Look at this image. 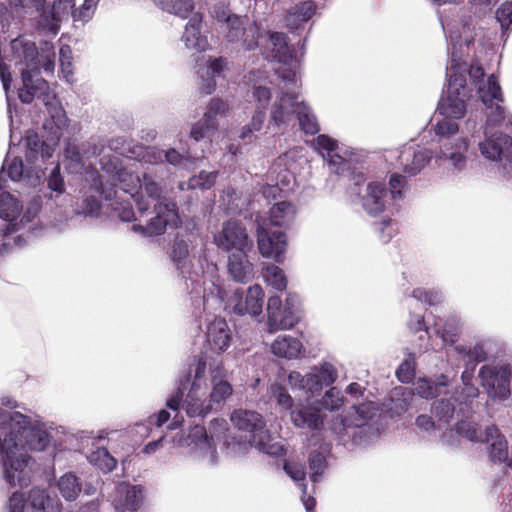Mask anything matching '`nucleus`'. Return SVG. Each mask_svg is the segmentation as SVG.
<instances>
[{
  "instance_id": "1",
  "label": "nucleus",
  "mask_w": 512,
  "mask_h": 512,
  "mask_svg": "<svg viewBox=\"0 0 512 512\" xmlns=\"http://www.w3.org/2000/svg\"><path fill=\"white\" fill-rule=\"evenodd\" d=\"M117 142V140L111 141L108 148L102 144L88 143L89 148L84 154L87 159L91 156H100L101 173L96 175L91 173L87 180L92 181L93 188L107 201L115 197L119 198L115 189L118 184L124 194L134 199L139 212L143 213L153 205L155 216L145 227L134 224L132 226L134 232L154 236L161 235L168 227L176 228L180 223L176 205L162 196L161 187L153 179L152 174L158 172L157 165L164 161L175 167L186 168L190 157L188 151L181 154L176 149L164 152L155 147H149L139 154L140 159L121 158L112 153V150L117 149L115 145Z\"/></svg>"
},
{
  "instance_id": "2",
  "label": "nucleus",
  "mask_w": 512,
  "mask_h": 512,
  "mask_svg": "<svg viewBox=\"0 0 512 512\" xmlns=\"http://www.w3.org/2000/svg\"><path fill=\"white\" fill-rule=\"evenodd\" d=\"M51 426L38 416L0 408V464L10 486L26 487L31 481L29 452H41L50 444Z\"/></svg>"
},
{
  "instance_id": "3",
  "label": "nucleus",
  "mask_w": 512,
  "mask_h": 512,
  "mask_svg": "<svg viewBox=\"0 0 512 512\" xmlns=\"http://www.w3.org/2000/svg\"><path fill=\"white\" fill-rule=\"evenodd\" d=\"M11 50L15 65H25L20 68L23 82V87L19 89L20 100L23 103H30L36 97L42 101L49 115L43 128L52 131L53 142L59 140L62 130L67 126L68 118L48 82L38 77L41 68L46 73L54 71L53 44L44 42L39 54L34 42L20 37L11 41Z\"/></svg>"
},
{
  "instance_id": "4",
  "label": "nucleus",
  "mask_w": 512,
  "mask_h": 512,
  "mask_svg": "<svg viewBox=\"0 0 512 512\" xmlns=\"http://www.w3.org/2000/svg\"><path fill=\"white\" fill-rule=\"evenodd\" d=\"M432 413L437 419L436 422L428 415H419L416 425L425 431L441 430L446 426L442 434L445 445L456 446L460 438L470 442L486 443L491 461L505 462L508 459L507 441L495 425H488L482 430L477 423L467 417L456 419L454 404L445 399H439L433 403Z\"/></svg>"
},
{
  "instance_id": "5",
  "label": "nucleus",
  "mask_w": 512,
  "mask_h": 512,
  "mask_svg": "<svg viewBox=\"0 0 512 512\" xmlns=\"http://www.w3.org/2000/svg\"><path fill=\"white\" fill-rule=\"evenodd\" d=\"M216 266L211 268L209 279L203 281L202 300L205 310H227L236 315L257 317L262 313L264 291L259 284L250 286L245 292L237 289L226 300L223 280L214 273Z\"/></svg>"
},
{
  "instance_id": "6",
  "label": "nucleus",
  "mask_w": 512,
  "mask_h": 512,
  "mask_svg": "<svg viewBox=\"0 0 512 512\" xmlns=\"http://www.w3.org/2000/svg\"><path fill=\"white\" fill-rule=\"evenodd\" d=\"M231 422L240 431L249 434L248 442H236L227 436H223L224 445L233 454L246 452L248 446L255 447L258 451L272 457H279L285 453L282 439L278 435H272L266 429L263 417L250 410H236L231 415Z\"/></svg>"
},
{
  "instance_id": "7",
  "label": "nucleus",
  "mask_w": 512,
  "mask_h": 512,
  "mask_svg": "<svg viewBox=\"0 0 512 512\" xmlns=\"http://www.w3.org/2000/svg\"><path fill=\"white\" fill-rule=\"evenodd\" d=\"M460 34L455 27L449 26L450 45L448 49L449 64L446 69V77L448 86L446 95L443 96L438 105V111L442 116L460 119L466 112V79L464 72L466 64L458 63V54L455 41Z\"/></svg>"
},
{
  "instance_id": "8",
  "label": "nucleus",
  "mask_w": 512,
  "mask_h": 512,
  "mask_svg": "<svg viewBox=\"0 0 512 512\" xmlns=\"http://www.w3.org/2000/svg\"><path fill=\"white\" fill-rule=\"evenodd\" d=\"M194 372V379L191 383L190 389L183 399V390H178L167 400V407L175 412H178L180 406L186 411L189 417H204L212 411L209 406L207 396V384L205 380L206 362L203 358H199L192 370ZM183 421L178 413L175 414L170 429L177 428Z\"/></svg>"
},
{
  "instance_id": "9",
  "label": "nucleus",
  "mask_w": 512,
  "mask_h": 512,
  "mask_svg": "<svg viewBox=\"0 0 512 512\" xmlns=\"http://www.w3.org/2000/svg\"><path fill=\"white\" fill-rule=\"evenodd\" d=\"M439 139V149L435 152L436 162L446 166L453 173H460L467 166L469 145L462 136L455 137L459 126L451 117L444 116L433 127Z\"/></svg>"
},
{
  "instance_id": "10",
  "label": "nucleus",
  "mask_w": 512,
  "mask_h": 512,
  "mask_svg": "<svg viewBox=\"0 0 512 512\" xmlns=\"http://www.w3.org/2000/svg\"><path fill=\"white\" fill-rule=\"evenodd\" d=\"M226 426L227 422L224 419H214L210 424L211 435L208 436L203 426L195 425L187 434H176L173 443L178 447L188 449V453L195 459L213 465L217 461L214 441L222 437V434L226 431Z\"/></svg>"
},
{
  "instance_id": "11",
  "label": "nucleus",
  "mask_w": 512,
  "mask_h": 512,
  "mask_svg": "<svg viewBox=\"0 0 512 512\" xmlns=\"http://www.w3.org/2000/svg\"><path fill=\"white\" fill-rule=\"evenodd\" d=\"M441 25L446 34L448 46L450 45L449 40V26L455 27V29L460 34V37L455 41L457 54H458V63L466 64V71L464 75L466 76L467 72L471 78V80L478 85V82L484 76V70L481 66L478 65H468L467 58L469 57V49L471 45H474L476 42L481 41L482 31L480 28L476 27L475 19L469 17L468 19L465 16H461L459 19L455 20H446L441 18Z\"/></svg>"
},
{
  "instance_id": "12",
  "label": "nucleus",
  "mask_w": 512,
  "mask_h": 512,
  "mask_svg": "<svg viewBox=\"0 0 512 512\" xmlns=\"http://www.w3.org/2000/svg\"><path fill=\"white\" fill-rule=\"evenodd\" d=\"M280 78L285 87L271 107L269 125L284 130L294 124L302 99L298 94L290 92L291 88L297 86L296 71L285 69Z\"/></svg>"
},
{
  "instance_id": "13",
  "label": "nucleus",
  "mask_w": 512,
  "mask_h": 512,
  "mask_svg": "<svg viewBox=\"0 0 512 512\" xmlns=\"http://www.w3.org/2000/svg\"><path fill=\"white\" fill-rule=\"evenodd\" d=\"M478 94L486 107V124L484 129L496 130L497 128H512V115L506 113L500 105L503 102L501 87L497 78L491 75L486 82L478 85Z\"/></svg>"
},
{
  "instance_id": "14",
  "label": "nucleus",
  "mask_w": 512,
  "mask_h": 512,
  "mask_svg": "<svg viewBox=\"0 0 512 512\" xmlns=\"http://www.w3.org/2000/svg\"><path fill=\"white\" fill-rule=\"evenodd\" d=\"M338 379V369L334 364L323 361L311 367L310 371L302 375L298 371H291L287 376V383L292 389H298L315 396L320 394L324 386H331Z\"/></svg>"
},
{
  "instance_id": "15",
  "label": "nucleus",
  "mask_w": 512,
  "mask_h": 512,
  "mask_svg": "<svg viewBox=\"0 0 512 512\" xmlns=\"http://www.w3.org/2000/svg\"><path fill=\"white\" fill-rule=\"evenodd\" d=\"M268 331L274 333L278 330L291 329L300 320L301 298L298 294L289 292L285 303L279 296H271L267 302Z\"/></svg>"
},
{
  "instance_id": "16",
  "label": "nucleus",
  "mask_w": 512,
  "mask_h": 512,
  "mask_svg": "<svg viewBox=\"0 0 512 512\" xmlns=\"http://www.w3.org/2000/svg\"><path fill=\"white\" fill-rule=\"evenodd\" d=\"M10 7L19 15L38 14L37 29L45 35L55 36L60 29L64 14L46 4V0H8Z\"/></svg>"
},
{
  "instance_id": "17",
  "label": "nucleus",
  "mask_w": 512,
  "mask_h": 512,
  "mask_svg": "<svg viewBox=\"0 0 512 512\" xmlns=\"http://www.w3.org/2000/svg\"><path fill=\"white\" fill-rule=\"evenodd\" d=\"M374 414L375 407L372 403L360 404L358 407H354V420L347 417H336L331 423V429L338 435L343 444L347 443V437H352V442L360 445L364 442L360 435L366 431V422Z\"/></svg>"
},
{
  "instance_id": "18",
  "label": "nucleus",
  "mask_w": 512,
  "mask_h": 512,
  "mask_svg": "<svg viewBox=\"0 0 512 512\" xmlns=\"http://www.w3.org/2000/svg\"><path fill=\"white\" fill-rule=\"evenodd\" d=\"M512 368L507 363H493L483 365L479 370L481 385L489 397L498 400H506L510 393V381Z\"/></svg>"
},
{
  "instance_id": "19",
  "label": "nucleus",
  "mask_w": 512,
  "mask_h": 512,
  "mask_svg": "<svg viewBox=\"0 0 512 512\" xmlns=\"http://www.w3.org/2000/svg\"><path fill=\"white\" fill-rule=\"evenodd\" d=\"M214 243L228 254L234 251H250L253 247L246 228L237 220L225 222L222 229L214 235Z\"/></svg>"
},
{
  "instance_id": "20",
  "label": "nucleus",
  "mask_w": 512,
  "mask_h": 512,
  "mask_svg": "<svg viewBox=\"0 0 512 512\" xmlns=\"http://www.w3.org/2000/svg\"><path fill=\"white\" fill-rule=\"evenodd\" d=\"M229 110V105L226 101L220 98H212L207 107L203 117L193 124L190 137L198 142L202 139L209 138L218 130L219 118L224 117Z\"/></svg>"
},
{
  "instance_id": "21",
  "label": "nucleus",
  "mask_w": 512,
  "mask_h": 512,
  "mask_svg": "<svg viewBox=\"0 0 512 512\" xmlns=\"http://www.w3.org/2000/svg\"><path fill=\"white\" fill-rule=\"evenodd\" d=\"M314 146L327 160L331 172L343 174L350 168L353 153L340 147L336 140L327 135H319L314 140Z\"/></svg>"
},
{
  "instance_id": "22",
  "label": "nucleus",
  "mask_w": 512,
  "mask_h": 512,
  "mask_svg": "<svg viewBox=\"0 0 512 512\" xmlns=\"http://www.w3.org/2000/svg\"><path fill=\"white\" fill-rule=\"evenodd\" d=\"M484 139L479 142L482 156L491 161L512 162V138L497 130L484 129Z\"/></svg>"
},
{
  "instance_id": "23",
  "label": "nucleus",
  "mask_w": 512,
  "mask_h": 512,
  "mask_svg": "<svg viewBox=\"0 0 512 512\" xmlns=\"http://www.w3.org/2000/svg\"><path fill=\"white\" fill-rule=\"evenodd\" d=\"M38 208L34 207L33 212L31 209H28L26 214L22 217L20 221H18L20 213L22 211V205L18 201L16 197L11 195L8 192H3L0 194V220L4 221L6 224L2 227V232L4 235H9L13 232H16L20 229V226L23 224V221L29 222L31 220V215L34 217L37 213Z\"/></svg>"
},
{
  "instance_id": "24",
  "label": "nucleus",
  "mask_w": 512,
  "mask_h": 512,
  "mask_svg": "<svg viewBox=\"0 0 512 512\" xmlns=\"http://www.w3.org/2000/svg\"><path fill=\"white\" fill-rule=\"evenodd\" d=\"M226 38L229 42L241 43L245 50H252L257 45V39L262 37L259 28L247 17L235 15L225 24Z\"/></svg>"
},
{
  "instance_id": "25",
  "label": "nucleus",
  "mask_w": 512,
  "mask_h": 512,
  "mask_svg": "<svg viewBox=\"0 0 512 512\" xmlns=\"http://www.w3.org/2000/svg\"><path fill=\"white\" fill-rule=\"evenodd\" d=\"M232 341V330L222 317L206 319L205 345L211 352L220 354L225 352Z\"/></svg>"
},
{
  "instance_id": "26",
  "label": "nucleus",
  "mask_w": 512,
  "mask_h": 512,
  "mask_svg": "<svg viewBox=\"0 0 512 512\" xmlns=\"http://www.w3.org/2000/svg\"><path fill=\"white\" fill-rule=\"evenodd\" d=\"M196 73L200 78L199 90L205 94H211L216 88L215 78L220 76L226 62L223 58L212 59L209 56L201 55L195 59Z\"/></svg>"
},
{
  "instance_id": "27",
  "label": "nucleus",
  "mask_w": 512,
  "mask_h": 512,
  "mask_svg": "<svg viewBox=\"0 0 512 512\" xmlns=\"http://www.w3.org/2000/svg\"><path fill=\"white\" fill-rule=\"evenodd\" d=\"M48 132V140L42 141L34 132H27L25 136V158L28 164L41 167L45 160L52 157L58 141H52V131Z\"/></svg>"
},
{
  "instance_id": "28",
  "label": "nucleus",
  "mask_w": 512,
  "mask_h": 512,
  "mask_svg": "<svg viewBox=\"0 0 512 512\" xmlns=\"http://www.w3.org/2000/svg\"><path fill=\"white\" fill-rule=\"evenodd\" d=\"M20 498L21 512H60L61 503L58 498L51 497L49 493L42 488H33L28 496V503L25 504L24 497L20 492H14L11 497Z\"/></svg>"
},
{
  "instance_id": "29",
  "label": "nucleus",
  "mask_w": 512,
  "mask_h": 512,
  "mask_svg": "<svg viewBox=\"0 0 512 512\" xmlns=\"http://www.w3.org/2000/svg\"><path fill=\"white\" fill-rule=\"evenodd\" d=\"M287 238L284 232L269 233L263 227L258 229V249L265 258H272L278 263L285 259Z\"/></svg>"
},
{
  "instance_id": "30",
  "label": "nucleus",
  "mask_w": 512,
  "mask_h": 512,
  "mask_svg": "<svg viewBox=\"0 0 512 512\" xmlns=\"http://www.w3.org/2000/svg\"><path fill=\"white\" fill-rule=\"evenodd\" d=\"M142 498L143 490L140 486L122 482L115 487L111 502L117 512H134L140 506Z\"/></svg>"
},
{
  "instance_id": "31",
  "label": "nucleus",
  "mask_w": 512,
  "mask_h": 512,
  "mask_svg": "<svg viewBox=\"0 0 512 512\" xmlns=\"http://www.w3.org/2000/svg\"><path fill=\"white\" fill-rule=\"evenodd\" d=\"M431 158L432 153L429 150L405 145L400 151L399 162L407 175L414 176L428 164Z\"/></svg>"
},
{
  "instance_id": "32",
  "label": "nucleus",
  "mask_w": 512,
  "mask_h": 512,
  "mask_svg": "<svg viewBox=\"0 0 512 512\" xmlns=\"http://www.w3.org/2000/svg\"><path fill=\"white\" fill-rule=\"evenodd\" d=\"M284 164L285 157H280L269 172L271 183H267L262 187V194L266 199H275L281 191L289 189L291 182L294 180L293 175L289 171L281 170Z\"/></svg>"
},
{
  "instance_id": "33",
  "label": "nucleus",
  "mask_w": 512,
  "mask_h": 512,
  "mask_svg": "<svg viewBox=\"0 0 512 512\" xmlns=\"http://www.w3.org/2000/svg\"><path fill=\"white\" fill-rule=\"evenodd\" d=\"M269 40L272 44L273 58L279 63H283L288 66L283 67L278 71L279 77H281V73L285 69H292L295 71L296 66L299 64V59L294 49L287 45L286 36L283 33L274 32L269 34Z\"/></svg>"
},
{
  "instance_id": "34",
  "label": "nucleus",
  "mask_w": 512,
  "mask_h": 512,
  "mask_svg": "<svg viewBox=\"0 0 512 512\" xmlns=\"http://www.w3.org/2000/svg\"><path fill=\"white\" fill-rule=\"evenodd\" d=\"M249 251H234L228 254V273L238 283H248L254 278V266L248 260Z\"/></svg>"
},
{
  "instance_id": "35",
  "label": "nucleus",
  "mask_w": 512,
  "mask_h": 512,
  "mask_svg": "<svg viewBox=\"0 0 512 512\" xmlns=\"http://www.w3.org/2000/svg\"><path fill=\"white\" fill-rule=\"evenodd\" d=\"M388 192L382 182L373 181L366 185L362 196V207L370 215L375 216L383 212L386 206Z\"/></svg>"
},
{
  "instance_id": "36",
  "label": "nucleus",
  "mask_w": 512,
  "mask_h": 512,
  "mask_svg": "<svg viewBox=\"0 0 512 512\" xmlns=\"http://www.w3.org/2000/svg\"><path fill=\"white\" fill-rule=\"evenodd\" d=\"M245 79L246 83L252 87V98L256 103V109L266 110L272 96V82L261 71H252Z\"/></svg>"
},
{
  "instance_id": "37",
  "label": "nucleus",
  "mask_w": 512,
  "mask_h": 512,
  "mask_svg": "<svg viewBox=\"0 0 512 512\" xmlns=\"http://www.w3.org/2000/svg\"><path fill=\"white\" fill-rule=\"evenodd\" d=\"M290 420L297 428L309 431L319 430L323 425L322 416L316 408L297 404L290 412Z\"/></svg>"
},
{
  "instance_id": "38",
  "label": "nucleus",
  "mask_w": 512,
  "mask_h": 512,
  "mask_svg": "<svg viewBox=\"0 0 512 512\" xmlns=\"http://www.w3.org/2000/svg\"><path fill=\"white\" fill-rule=\"evenodd\" d=\"M212 388L209 394V406L212 410L223 407L227 399L232 395V385L224 378L220 367L212 370Z\"/></svg>"
},
{
  "instance_id": "39",
  "label": "nucleus",
  "mask_w": 512,
  "mask_h": 512,
  "mask_svg": "<svg viewBox=\"0 0 512 512\" xmlns=\"http://www.w3.org/2000/svg\"><path fill=\"white\" fill-rule=\"evenodd\" d=\"M271 352L284 359H297L304 353V346L300 339L291 335H279L271 344Z\"/></svg>"
},
{
  "instance_id": "40",
  "label": "nucleus",
  "mask_w": 512,
  "mask_h": 512,
  "mask_svg": "<svg viewBox=\"0 0 512 512\" xmlns=\"http://www.w3.org/2000/svg\"><path fill=\"white\" fill-rule=\"evenodd\" d=\"M201 22L202 16L194 13L185 26L182 41L188 49L203 51L208 45L206 37L201 34Z\"/></svg>"
},
{
  "instance_id": "41",
  "label": "nucleus",
  "mask_w": 512,
  "mask_h": 512,
  "mask_svg": "<svg viewBox=\"0 0 512 512\" xmlns=\"http://www.w3.org/2000/svg\"><path fill=\"white\" fill-rule=\"evenodd\" d=\"M296 206L289 201L275 203L269 210V221L273 226L288 228L296 217Z\"/></svg>"
},
{
  "instance_id": "42",
  "label": "nucleus",
  "mask_w": 512,
  "mask_h": 512,
  "mask_svg": "<svg viewBox=\"0 0 512 512\" xmlns=\"http://www.w3.org/2000/svg\"><path fill=\"white\" fill-rule=\"evenodd\" d=\"M316 7L312 1L302 2L288 11L286 17L287 27L292 31H298L315 14Z\"/></svg>"
},
{
  "instance_id": "43",
  "label": "nucleus",
  "mask_w": 512,
  "mask_h": 512,
  "mask_svg": "<svg viewBox=\"0 0 512 512\" xmlns=\"http://www.w3.org/2000/svg\"><path fill=\"white\" fill-rule=\"evenodd\" d=\"M171 258L177 269L184 275H188L192 284L195 280L192 279V274L197 272H192V257L190 255V250L188 243L184 240H176L173 244Z\"/></svg>"
},
{
  "instance_id": "44",
  "label": "nucleus",
  "mask_w": 512,
  "mask_h": 512,
  "mask_svg": "<svg viewBox=\"0 0 512 512\" xmlns=\"http://www.w3.org/2000/svg\"><path fill=\"white\" fill-rule=\"evenodd\" d=\"M300 128L304 133L314 135L319 132V124L315 114L305 101H301L298 106V113L296 116Z\"/></svg>"
},
{
  "instance_id": "45",
  "label": "nucleus",
  "mask_w": 512,
  "mask_h": 512,
  "mask_svg": "<svg viewBox=\"0 0 512 512\" xmlns=\"http://www.w3.org/2000/svg\"><path fill=\"white\" fill-rule=\"evenodd\" d=\"M160 9L179 16L187 18L192 12L193 0H152Z\"/></svg>"
},
{
  "instance_id": "46",
  "label": "nucleus",
  "mask_w": 512,
  "mask_h": 512,
  "mask_svg": "<svg viewBox=\"0 0 512 512\" xmlns=\"http://www.w3.org/2000/svg\"><path fill=\"white\" fill-rule=\"evenodd\" d=\"M88 461L104 473L111 472L117 465V460L104 447H99L87 456Z\"/></svg>"
},
{
  "instance_id": "47",
  "label": "nucleus",
  "mask_w": 512,
  "mask_h": 512,
  "mask_svg": "<svg viewBox=\"0 0 512 512\" xmlns=\"http://www.w3.org/2000/svg\"><path fill=\"white\" fill-rule=\"evenodd\" d=\"M455 351L462 357L465 363L475 366L487 358V353L482 344L474 345H457Z\"/></svg>"
},
{
  "instance_id": "48",
  "label": "nucleus",
  "mask_w": 512,
  "mask_h": 512,
  "mask_svg": "<svg viewBox=\"0 0 512 512\" xmlns=\"http://www.w3.org/2000/svg\"><path fill=\"white\" fill-rule=\"evenodd\" d=\"M60 494L67 501L75 500L81 492V484L73 473H66L57 482Z\"/></svg>"
},
{
  "instance_id": "49",
  "label": "nucleus",
  "mask_w": 512,
  "mask_h": 512,
  "mask_svg": "<svg viewBox=\"0 0 512 512\" xmlns=\"http://www.w3.org/2000/svg\"><path fill=\"white\" fill-rule=\"evenodd\" d=\"M263 278L267 285L277 291H283L287 287V278L284 270L274 264L263 266Z\"/></svg>"
},
{
  "instance_id": "50",
  "label": "nucleus",
  "mask_w": 512,
  "mask_h": 512,
  "mask_svg": "<svg viewBox=\"0 0 512 512\" xmlns=\"http://www.w3.org/2000/svg\"><path fill=\"white\" fill-rule=\"evenodd\" d=\"M433 332L440 336L445 344H453L460 332V322L456 318H451L442 325L435 323Z\"/></svg>"
},
{
  "instance_id": "51",
  "label": "nucleus",
  "mask_w": 512,
  "mask_h": 512,
  "mask_svg": "<svg viewBox=\"0 0 512 512\" xmlns=\"http://www.w3.org/2000/svg\"><path fill=\"white\" fill-rule=\"evenodd\" d=\"M269 392L281 411L291 412V410L296 406L294 399L291 397L285 386L279 383H274L270 386Z\"/></svg>"
},
{
  "instance_id": "52",
  "label": "nucleus",
  "mask_w": 512,
  "mask_h": 512,
  "mask_svg": "<svg viewBox=\"0 0 512 512\" xmlns=\"http://www.w3.org/2000/svg\"><path fill=\"white\" fill-rule=\"evenodd\" d=\"M266 121V110L256 109L249 124L242 128L240 138L244 141L250 142L252 135L255 132H260L264 127Z\"/></svg>"
},
{
  "instance_id": "53",
  "label": "nucleus",
  "mask_w": 512,
  "mask_h": 512,
  "mask_svg": "<svg viewBox=\"0 0 512 512\" xmlns=\"http://www.w3.org/2000/svg\"><path fill=\"white\" fill-rule=\"evenodd\" d=\"M442 386H446V377L442 375L440 377V381L438 383H434L425 378H420L415 383V392L422 398L429 399L433 398L439 393V388Z\"/></svg>"
},
{
  "instance_id": "54",
  "label": "nucleus",
  "mask_w": 512,
  "mask_h": 512,
  "mask_svg": "<svg viewBox=\"0 0 512 512\" xmlns=\"http://www.w3.org/2000/svg\"><path fill=\"white\" fill-rule=\"evenodd\" d=\"M326 469V458L320 452H311L309 455L310 479L317 483Z\"/></svg>"
},
{
  "instance_id": "55",
  "label": "nucleus",
  "mask_w": 512,
  "mask_h": 512,
  "mask_svg": "<svg viewBox=\"0 0 512 512\" xmlns=\"http://www.w3.org/2000/svg\"><path fill=\"white\" fill-rule=\"evenodd\" d=\"M59 61H60L61 73L63 74L64 79L68 83H73V81H74L73 68H72L73 56H72V50H71L70 46H68V45L61 46L60 51H59Z\"/></svg>"
},
{
  "instance_id": "56",
  "label": "nucleus",
  "mask_w": 512,
  "mask_h": 512,
  "mask_svg": "<svg viewBox=\"0 0 512 512\" xmlns=\"http://www.w3.org/2000/svg\"><path fill=\"white\" fill-rule=\"evenodd\" d=\"M216 178L217 172L201 171L198 175L191 177L187 185L190 189H209L214 185Z\"/></svg>"
},
{
  "instance_id": "57",
  "label": "nucleus",
  "mask_w": 512,
  "mask_h": 512,
  "mask_svg": "<svg viewBox=\"0 0 512 512\" xmlns=\"http://www.w3.org/2000/svg\"><path fill=\"white\" fill-rule=\"evenodd\" d=\"M99 0H85L78 10L72 12L74 21L87 22L94 15Z\"/></svg>"
},
{
  "instance_id": "58",
  "label": "nucleus",
  "mask_w": 512,
  "mask_h": 512,
  "mask_svg": "<svg viewBox=\"0 0 512 512\" xmlns=\"http://www.w3.org/2000/svg\"><path fill=\"white\" fill-rule=\"evenodd\" d=\"M412 297L417 301L435 305L442 301L443 295L436 290H426L424 288H417L413 290Z\"/></svg>"
},
{
  "instance_id": "59",
  "label": "nucleus",
  "mask_w": 512,
  "mask_h": 512,
  "mask_svg": "<svg viewBox=\"0 0 512 512\" xmlns=\"http://www.w3.org/2000/svg\"><path fill=\"white\" fill-rule=\"evenodd\" d=\"M463 390L461 393V397L456 398L454 401L458 403L459 405V411H455V418L459 419L460 412L464 411L463 405L467 407V402L471 399L476 398L479 395V390L476 386L472 385L471 383L467 385H463Z\"/></svg>"
},
{
  "instance_id": "60",
  "label": "nucleus",
  "mask_w": 512,
  "mask_h": 512,
  "mask_svg": "<svg viewBox=\"0 0 512 512\" xmlns=\"http://www.w3.org/2000/svg\"><path fill=\"white\" fill-rule=\"evenodd\" d=\"M496 19L503 31L512 26V2L503 3L496 11Z\"/></svg>"
},
{
  "instance_id": "61",
  "label": "nucleus",
  "mask_w": 512,
  "mask_h": 512,
  "mask_svg": "<svg viewBox=\"0 0 512 512\" xmlns=\"http://www.w3.org/2000/svg\"><path fill=\"white\" fill-rule=\"evenodd\" d=\"M343 403V397L341 396L340 391L331 387L323 396L321 404L325 409L336 410Z\"/></svg>"
},
{
  "instance_id": "62",
  "label": "nucleus",
  "mask_w": 512,
  "mask_h": 512,
  "mask_svg": "<svg viewBox=\"0 0 512 512\" xmlns=\"http://www.w3.org/2000/svg\"><path fill=\"white\" fill-rule=\"evenodd\" d=\"M284 470L286 474L296 483L301 484L304 483L305 479V471L303 465L293 462V461H285Z\"/></svg>"
},
{
  "instance_id": "63",
  "label": "nucleus",
  "mask_w": 512,
  "mask_h": 512,
  "mask_svg": "<svg viewBox=\"0 0 512 512\" xmlns=\"http://www.w3.org/2000/svg\"><path fill=\"white\" fill-rule=\"evenodd\" d=\"M111 206L122 221H131L134 218V211L130 203L126 200H123V202L116 200L111 204Z\"/></svg>"
},
{
  "instance_id": "64",
  "label": "nucleus",
  "mask_w": 512,
  "mask_h": 512,
  "mask_svg": "<svg viewBox=\"0 0 512 512\" xmlns=\"http://www.w3.org/2000/svg\"><path fill=\"white\" fill-rule=\"evenodd\" d=\"M399 381L408 383L414 378V363L411 359L404 360L396 370Z\"/></svg>"
}]
</instances>
